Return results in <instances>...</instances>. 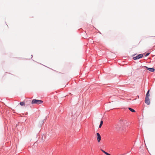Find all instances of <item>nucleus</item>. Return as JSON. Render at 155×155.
Segmentation results:
<instances>
[{
    "label": "nucleus",
    "mask_w": 155,
    "mask_h": 155,
    "mask_svg": "<svg viewBox=\"0 0 155 155\" xmlns=\"http://www.w3.org/2000/svg\"><path fill=\"white\" fill-rule=\"evenodd\" d=\"M43 103V101L39 100L33 99L32 100L31 103L32 104H41Z\"/></svg>",
    "instance_id": "f257e3e1"
},
{
    "label": "nucleus",
    "mask_w": 155,
    "mask_h": 155,
    "mask_svg": "<svg viewBox=\"0 0 155 155\" xmlns=\"http://www.w3.org/2000/svg\"><path fill=\"white\" fill-rule=\"evenodd\" d=\"M143 54H140L137 55L136 57H134L133 59L134 60H136L138 59H139L143 57Z\"/></svg>",
    "instance_id": "f03ea898"
},
{
    "label": "nucleus",
    "mask_w": 155,
    "mask_h": 155,
    "mask_svg": "<svg viewBox=\"0 0 155 155\" xmlns=\"http://www.w3.org/2000/svg\"><path fill=\"white\" fill-rule=\"evenodd\" d=\"M145 102L148 105L150 104V102L149 97H145Z\"/></svg>",
    "instance_id": "7ed1b4c3"
},
{
    "label": "nucleus",
    "mask_w": 155,
    "mask_h": 155,
    "mask_svg": "<svg viewBox=\"0 0 155 155\" xmlns=\"http://www.w3.org/2000/svg\"><path fill=\"white\" fill-rule=\"evenodd\" d=\"M97 140L98 142H99L101 140V136L99 133H97Z\"/></svg>",
    "instance_id": "20e7f679"
},
{
    "label": "nucleus",
    "mask_w": 155,
    "mask_h": 155,
    "mask_svg": "<svg viewBox=\"0 0 155 155\" xmlns=\"http://www.w3.org/2000/svg\"><path fill=\"white\" fill-rule=\"evenodd\" d=\"M145 67H146L147 68V70H148L149 71H151L152 72H153L155 70V69H154V68H149L146 66H145Z\"/></svg>",
    "instance_id": "39448f33"
},
{
    "label": "nucleus",
    "mask_w": 155,
    "mask_h": 155,
    "mask_svg": "<svg viewBox=\"0 0 155 155\" xmlns=\"http://www.w3.org/2000/svg\"><path fill=\"white\" fill-rule=\"evenodd\" d=\"M121 126L119 124H117L115 126V128L116 130H118L121 128Z\"/></svg>",
    "instance_id": "423d86ee"
},
{
    "label": "nucleus",
    "mask_w": 155,
    "mask_h": 155,
    "mask_svg": "<svg viewBox=\"0 0 155 155\" xmlns=\"http://www.w3.org/2000/svg\"><path fill=\"white\" fill-rule=\"evenodd\" d=\"M124 124V123L123 120L122 119L120 120L118 123V124H120V125L121 126L122 125H123Z\"/></svg>",
    "instance_id": "0eeeda50"
},
{
    "label": "nucleus",
    "mask_w": 155,
    "mask_h": 155,
    "mask_svg": "<svg viewBox=\"0 0 155 155\" xmlns=\"http://www.w3.org/2000/svg\"><path fill=\"white\" fill-rule=\"evenodd\" d=\"M149 90L147 93V94L146 96V97H149L150 96V94L149 93Z\"/></svg>",
    "instance_id": "6e6552de"
},
{
    "label": "nucleus",
    "mask_w": 155,
    "mask_h": 155,
    "mask_svg": "<svg viewBox=\"0 0 155 155\" xmlns=\"http://www.w3.org/2000/svg\"><path fill=\"white\" fill-rule=\"evenodd\" d=\"M128 109L129 110H130L132 112H135V110H134L131 108L129 107Z\"/></svg>",
    "instance_id": "1a4fd4ad"
},
{
    "label": "nucleus",
    "mask_w": 155,
    "mask_h": 155,
    "mask_svg": "<svg viewBox=\"0 0 155 155\" xmlns=\"http://www.w3.org/2000/svg\"><path fill=\"white\" fill-rule=\"evenodd\" d=\"M103 121L102 120H101L100 122V123L99 126V128H100L101 127L102 125L103 124Z\"/></svg>",
    "instance_id": "9d476101"
},
{
    "label": "nucleus",
    "mask_w": 155,
    "mask_h": 155,
    "mask_svg": "<svg viewBox=\"0 0 155 155\" xmlns=\"http://www.w3.org/2000/svg\"><path fill=\"white\" fill-rule=\"evenodd\" d=\"M20 104L21 106H23V105H25V103L24 102H21L20 103Z\"/></svg>",
    "instance_id": "9b49d317"
},
{
    "label": "nucleus",
    "mask_w": 155,
    "mask_h": 155,
    "mask_svg": "<svg viewBox=\"0 0 155 155\" xmlns=\"http://www.w3.org/2000/svg\"><path fill=\"white\" fill-rule=\"evenodd\" d=\"M150 54V53H147L146 55H145V56L146 57H147V56H148Z\"/></svg>",
    "instance_id": "f8f14e48"
}]
</instances>
